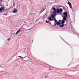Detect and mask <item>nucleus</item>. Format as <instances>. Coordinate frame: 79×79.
<instances>
[{
	"label": "nucleus",
	"mask_w": 79,
	"mask_h": 79,
	"mask_svg": "<svg viewBox=\"0 0 79 79\" xmlns=\"http://www.w3.org/2000/svg\"><path fill=\"white\" fill-rule=\"evenodd\" d=\"M54 20H55L54 25H56V24H57V26L61 25V23L60 22L57 21L56 19H55Z\"/></svg>",
	"instance_id": "obj_1"
},
{
	"label": "nucleus",
	"mask_w": 79,
	"mask_h": 79,
	"mask_svg": "<svg viewBox=\"0 0 79 79\" xmlns=\"http://www.w3.org/2000/svg\"><path fill=\"white\" fill-rule=\"evenodd\" d=\"M5 9V7H2L0 8V11L1 12H2V11H4V10Z\"/></svg>",
	"instance_id": "obj_2"
},
{
	"label": "nucleus",
	"mask_w": 79,
	"mask_h": 79,
	"mask_svg": "<svg viewBox=\"0 0 79 79\" xmlns=\"http://www.w3.org/2000/svg\"><path fill=\"white\" fill-rule=\"evenodd\" d=\"M67 12L65 11V12H64L63 13V14L64 15V16H66V17H68V16L67 15Z\"/></svg>",
	"instance_id": "obj_3"
},
{
	"label": "nucleus",
	"mask_w": 79,
	"mask_h": 79,
	"mask_svg": "<svg viewBox=\"0 0 79 79\" xmlns=\"http://www.w3.org/2000/svg\"><path fill=\"white\" fill-rule=\"evenodd\" d=\"M17 12V10L16 9H14V10L13 11L12 13H16Z\"/></svg>",
	"instance_id": "obj_4"
},
{
	"label": "nucleus",
	"mask_w": 79,
	"mask_h": 79,
	"mask_svg": "<svg viewBox=\"0 0 79 79\" xmlns=\"http://www.w3.org/2000/svg\"><path fill=\"white\" fill-rule=\"evenodd\" d=\"M21 29H20L19 30L17 31L16 33V35H17V34H18V33H19V32L21 31Z\"/></svg>",
	"instance_id": "obj_5"
},
{
	"label": "nucleus",
	"mask_w": 79,
	"mask_h": 79,
	"mask_svg": "<svg viewBox=\"0 0 79 79\" xmlns=\"http://www.w3.org/2000/svg\"><path fill=\"white\" fill-rule=\"evenodd\" d=\"M57 13H59L60 12V10L58 8L57 9Z\"/></svg>",
	"instance_id": "obj_6"
},
{
	"label": "nucleus",
	"mask_w": 79,
	"mask_h": 79,
	"mask_svg": "<svg viewBox=\"0 0 79 79\" xmlns=\"http://www.w3.org/2000/svg\"><path fill=\"white\" fill-rule=\"evenodd\" d=\"M66 19V17L65 16L63 17V19L62 20H64V21H65Z\"/></svg>",
	"instance_id": "obj_7"
},
{
	"label": "nucleus",
	"mask_w": 79,
	"mask_h": 79,
	"mask_svg": "<svg viewBox=\"0 0 79 79\" xmlns=\"http://www.w3.org/2000/svg\"><path fill=\"white\" fill-rule=\"evenodd\" d=\"M55 15H51V18L52 19H55Z\"/></svg>",
	"instance_id": "obj_8"
},
{
	"label": "nucleus",
	"mask_w": 79,
	"mask_h": 79,
	"mask_svg": "<svg viewBox=\"0 0 79 79\" xmlns=\"http://www.w3.org/2000/svg\"><path fill=\"white\" fill-rule=\"evenodd\" d=\"M56 11H54L53 12V15H54V16H55L56 15Z\"/></svg>",
	"instance_id": "obj_9"
},
{
	"label": "nucleus",
	"mask_w": 79,
	"mask_h": 79,
	"mask_svg": "<svg viewBox=\"0 0 79 79\" xmlns=\"http://www.w3.org/2000/svg\"><path fill=\"white\" fill-rule=\"evenodd\" d=\"M64 23H65L64 20H62V21L61 22V24H63Z\"/></svg>",
	"instance_id": "obj_10"
},
{
	"label": "nucleus",
	"mask_w": 79,
	"mask_h": 79,
	"mask_svg": "<svg viewBox=\"0 0 79 79\" xmlns=\"http://www.w3.org/2000/svg\"><path fill=\"white\" fill-rule=\"evenodd\" d=\"M64 26V24H62V25H60V27H63V26Z\"/></svg>",
	"instance_id": "obj_11"
},
{
	"label": "nucleus",
	"mask_w": 79,
	"mask_h": 79,
	"mask_svg": "<svg viewBox=\"0 0 79 79\" xmlns=\"http://www.w3.org/2000/svg\"><path fill=\"white\" fill-rule=\"evenodd\" d=\"M52 9L54 10V11H56V9L55 8H53Z\"/></svg>",
	"instance_id": "obj_12"
},
{
	"label": "nucleus",
	"mask_w": 79,
	"mask_h": 79,
	"mask_svg": "<svg viewBox=\"0 0 79 79\" xmlns=\"http://www.w3.org/2000/svg\"><path fill=\"white\" fill-rule=\"evenodd\" d=\"M59 10L60 12H62V11H63V9L60 8Z\"/></svg>",
	"instance_id": "obj_13"
},
{
	"label": "nucleus",
	"mask_w": 79,
	"mask_h": 79,
	"mask_svg": "<svg viewBox=\"0 0 79 79\" xmlns=\"http://www.w3.org/2000/svg\"><path fill=\"white\" fill-rule=\"evenodd\" d=\"M49 19L50 21H51V20H52V18L51 17L49 18Z\"/></svg>",
	"instance_id": "obj_14"
},
{
	"label": "nucleus",
	"mask_w": 79,
	"mask_h": 79,
	"mask_svg": "<svg viewBox=\"0 0 79 79\" xmlns=\"http://www.w3.org/2000/svg\"><path fill=\"white\" fill-rule=\"evenodd\" d=\"M68 3L69 6H70V5H71V3L70 2H68Z\"/></svg>",
	"instance_id": "obj_15"
},
{
	"label": "nucleus",
	"mask_w": 79,
	"mask_h": 79,
	"mask_svg": "<svg viewBox=\"0 0 79 79\" xmlns=\"http://www.w3.org/2000/svg\"><path fill=\"white\" fill-rule=\"evenodd\" d=\"M47 77H48V75H45V78H47Z\"/></svg>",
	"instance_id": "obj_16"
},
{
	"label": "nucleus",
	"mask_w": 79,
	"mask_h": 79,
	"mask_svg": "<svg viewBox=\"0 0 79 79\" xmlns=\"http://www.w3.org/2000/svg\"><path fill=\"white\" fill-rule=\"evenodd\" d=\"M8 15V14H3V15H5V16H6Z\"/></svg>",
	"instance_id": "obj_17"
},
{
	"label": "nucleus",
	"mask_w": 79,
	"mask_h": 79,
	"mask_svg": "<svg viewBox=\"0 0 79 79\" xmlns=\"http://www.w3.org/2000/svg\"><path fill=\"white\" fill-rule=\"evenodd\" d=\"M69 6H70V8H72V6L71 5H70Z\"/></svg>",
	"instance_id": "obj_18"
},
{
	"label": "nucleus",
	"mask_w": 79,
	"mask_h": 79,
	"mask_svg": "<svg viewBox=\"0 0 79 79\" xmlns=\"http://www.w3.org/2000/svg\"><path fill=\"white\" fill-rule=\"evenodd\" d=\"M10 40V38H9V39H8L7 40H8V41H9V40Z\"/></svg>",
	"instance_id": "obj_19"
},
{
	"label": "nucleus",
	"mask_w": 79,
	"mask_h": 79,
	"mask_svg": "<svg viewBox=\"0 0 79 79\" xmlns=\"http://www.w3.org/2000/svg\"><path fill=\"white\" fill-rule=\"evenodd\" d=\"M54 20V21H55L54 20H55V19H51V21H53V20Z\"/></svg>",
	"instance_id": "obj_20"
},
{
	"label": "nucleus",
	"mask_w": 79,
	"mask_h": 79,
	"mask_svg": "<svg viewBox=\"0 0 79 79\" xmlns=\"http://www.w3.org/2000/svg\"><path fill=\"white\" fill-rule=\"evenodd\" d=\"M46 23H48V21H47V20H46Z\"/></svg>",
	"instance_id": "obj_21"
},
{
	"label": "nucleus",
	"mask_w": 79,
	"mask_h": 79,
	"mask_svg": "<svg viewBox=\"0 0 79 79\" xmlns=\"http://www.w3.org/2000/svg\"><path fill=\"white\" fill-rule=\"evenodd\" d=\"M45 9H43V10H42V12H43V11H45Z\"/></svg>",
	"instance_id": "obj_22"
},
{
	"label": "nucleus",
	"mask_w": 79,
	"mask_h": 79,
	"mask_svg": "<svg viewBox=\"0 0 79 79\" xmlns=\"http://www.w3.org/2000/svg\"><path fill=\"white\" fill-rule=\"evenodd\" d=\"M61 20H59V21L60 22V21H61Z\"/></svg>",
	"instance_id": "obj_23"
},
{
	"label": "nucleus",
	"mask_w": 79,
	"mask_h": 79,
	"mask_svg": "<svg viewBox=\"0 0 79 79\" xmlns=\"http://www.w3.org/2000/svg\"><path fill=\"white\" fill-rule=\"evenodd\" d=\"M13 6H15V3H13Z\"/></svg>",
	"instance_id": "obj_24"
},
{
	"label": "nucleus",
	"mask_w": 79,
	"mask_h": 79,
	"mask_svg": "<svg viewBox=\"0 0 79 79\" xmlns=\"http://www.w3.org/2000/svg\"><path fill=\"white\" fill-rule=\"evenodd\" d=\"M19 57H20V58H22L21 56H19Z\"/></svg>",
	"instance_id": "obj_25"
},
{
	"label": "nucleus",
	"mask_w": 79,
	"mask_h": 79,
	"mask_svg": "<svg viewBox=\"0 0 79 79\" xmlns=\"http://www.w3.org/2000/svg\"><path fill=\"white\" fill-rule=\"evenodd\" d=\"M22 28H23V29H24V28H23V27H22Z\"/></svg>",
	"instance_id": "obj_26"
},
{
	"label": "nucleus",
	"mask_w": 79,
	"mask_h": 79,
	"mask_svg": "<svg viewBox=\"0 0 79 79\" xmlns=\"http://www.w3.org/2000/svg\"><path fill=\"white\" fill-rule=\"evenodd\" d=\"M33 42V40L32 41V42Z\"/></svg>",
	"instance_id": "obj_27"
},
{
	"label": "nucleus",
	"mask_w": 79,
	"mask_h": 79,
	"mask_svg": "<svg viewBox=\"0 0 79 79\" xmlns=\"http://www.w3.org/2000/svg\"><path fill=\"white\" fill-rule=\"evenodd\" d=\"M42 12H40V13H42Z\"/></svg>",
	"instance_id": "obj_28"
},
{
	"label": "nucleus",
	"mask_w": 79,
	"mask_h": 79,
	"mask_svg": "<svg viewBox=\"0 0 79 79\" xmlns=\"http://www.w3.org/2000/svg\"><path fill=\"white\" fill-rule=\"evenodd\" d=\"M30 15H31V14H30Z\"/></svg>",
	"instance_id": "obj_29"
}]
</instances>
